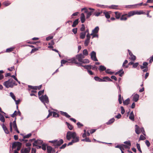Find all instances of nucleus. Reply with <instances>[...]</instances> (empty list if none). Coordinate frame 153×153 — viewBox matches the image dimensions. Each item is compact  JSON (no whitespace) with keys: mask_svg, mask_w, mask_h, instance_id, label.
I'll use <instances>...</instances> for the list:
<instances>
[{"mask_svg":"<svg viewBox=\"0 0 153 153\" xmlns=\"http://www.w3.org/2000/svg\"><path fill=\"white\" fill-rule=\"evenodd\" d=\"M66 137L67 139L68 140H70L71 138H72L73 140H74L77 137L79 139V137L77 136L75 132L71 131H68L67 132Z\"/></svg>","mask_w":153,"mask_h":153,"instance_id":"f257e3e1","label":"nucleus"},{"mask_svg":"<svg viewBox=\"0 0 153 153\" xmlns=\"http://www.w3.org/2000/svg\"><path fill=\"white\" fill-rule=\"evenodd\" d=\"M4 85L7 88H12L14 85H16L15 82H13V79L11 78L5 82L3 83Z\"/></svg>","mask_w":153,"mask_h":153,"instance_id":"f03ea898","label":"nucleus"},{"mask_svg":"<svg viewBox=\"0 0 153 153\" xmlns=\"http://www.w3.org/2000/svg\"><path fill=\"white\" fill-rule=\"evenodd\" d=\"M10 131L11 132L13 131L12 127L18 133H19V131L18 130L17 127V125L16 123V118L15 120L13 123L11 122L10 123Z\"/></svg>","mask_w":153,"mask_h":153,"instance_id":"7ed1b4c3","label":"nucleus"},{"mask_svg":"<svg viewBox=\"0 0 153 153\" xmlns=\"http://www.w3.org/2000/svg\"><path fill=\"white\" fill-rule=\"evenodd\" d=\"M39 99L45 105H46L45 103H48L49 102L48 97L46 95L39 97Z\"/></svg>","mask_w":153,"mask_h":153,"instance_id":"20e7f679","label":"nucleus"},{"mask_svg":"<svg viewBox=\"0 0 153 153\" xmlns=\"http://www.w3.org/2000/svg\"><path fill=\"white\" fill-rule=\"evenodd\" d=\"M22 146V144L19 142H15L13 143L12 146V149H15L17 147V150H19Z\"/></svg>","mask_w":153,"mask_h":153,"instance_id":"39448f33","label":"nucleus"},{"mask_svg":"<svg viewBox=\"0 0 153 153\" xmlns=\"http://www.w3.org/2000/svg\"><path fill=\"white\" fill-rule=\"evenodd\" d=\"M70 60L71 61L70 62H69V63H75V64H77V65L78 66H82L83 67V66L82 65V63L81 62V63L77 62L76 61V59L75 58H71V59Z\"/></svg>","mask_w":153,"mask_h":153,"instance_id":"423d86ee","label":"nucleus"},{"mask_svg":"<svg viewBox=\"0 0 153 153\" xmlns=\"http://www.w3.org/2000/svg\"><path fill=\"white\" fill-rule=\"evenodd\" d=\"M91 59L94 61H97L98 60L96 56V53L94 51H92L91 53Z\"/></svg>","mask_w":153,"mask_h":153,"instance_id":"0eeeda50","label":"nucleus"},{"mask_svg":"<svg viewBox=\"0 0 153 153\" xmlns=\"http://www.w3.org/2000/svg\"><path fill=\"white\" fill-rule=\"evenodd\" d=\"M90 35L89 33L87 34L86 35V39L85 40L84 44L85 46H87L90 42Z\"/></svg>","mask_w":153,"mask_h":153,"instance_id":"6e6552de","label":"nucleus"},{"mask_svg":"<svg viewBox=\"0 0 153 153\" xmlns=\"http://www.w3.org/2000/svg\"><path fill=\"white\" fill-rule=\"evenodd\" d=\"M76 56L78 61L80 62H81L83 59L85 58L84 56L82 53L77 55Z\"/></svg>","mask_w":153,"mask_h":153,"instance_id":"1a4fd4ad","label":"nucleus"},{"mask_svg":"<svg viewBox=\"0 0 153 153\" xmlns=\"http://www.w3.org/2000/svg\"><path fill=\"white\" fill-rule=\"evenodd\" d=\"M30 150V148L28 147L22 149L21 150V153H29Z\"/></svg>","mask_w":153,"mask_h":153,"instance_id":"9d476101","label":"nucleus"},{"mask_svg":"<svg viewBox=\"0 0 153 153\" xmlns=\"http://www.w3.org/2000/svg\"><path fill=\"white\" fill-rule=\"evenodd\" d=\"M47 149L48 153H54L55 152V150L53 149L52 148L51 146H48Z\"/></svg>","mask_w":153,"mask_h":153,"instance_id":"9b49d317","label":"nucleus"},{"mask_svg":"<svg viewBox=\"0 0 153 153\" xmlns=\"http://www.w3.org/2000/svg\"><path fill=\"white\" fill-rule=\"evenodd\" d=\"M63 143V141L62 139H60L58 140H56L55 143V146H59L62 144Z\"/></svg>","mask_w":153,"mask_h":153,"instance_id":"f8f14e48","label":"nucleus"},{"mask_svg":"<svg viewBox=\"0 0 153 153\" xmlns=\"http://www.w3.org/2000/svg\"><path fill=\"white\" fill-rule=\"evenodd\" d=\"M79 139H78V138L77 137L75 139L72 140L71 142H69L68 144V146L72 145L73 143L77 142H79Z\"/></svg>","mask_w":153,"mask_h":153,"instance_id":"ddd939ff","label":"nucleus"},{"mask_svg":"<svg viewBox=\"0 0 153 153\" xmlns=\"http://www.w3.org/2000/svg\"><path fill=\"white\" fill-rule=\"evenodd\" d=\"M139 95L137 94H135L133 95V100L135 102H137L139 100Z\"/></svg>","mask_w":153,"mask_h":153,"instance_id":"4468645a","label":"nucleus"},{"mask_svg":"<svg viewBox=\"0 0 153 153\" xmlns=\"http://www.w3.org/2000/svg\"><path fill=\"white\" fill-rule=\"evenodd\" d=\"M124 74V72L123 71V69H121L119 71L116 72L115 74V75H117L119 74V76H122Z\"/></svg>","mask_w":153,"mask_h":153,"instance_id":"2eb2a0df","label":"nucleus"},{"mask_svg":"<svg viewBox=\"0 0 153 153\" xmlns=\"http://www.w3.org/2000/svg\"><path fill=\"white\" fill-rule=\"evenodd\" d=\"M99 27L97 26L92 30V33L90 34V35H92L93 33H97L99 31Z\"/></svg>","mask_w":153,"mask_h":153,"instance_id":"dca6fc26","label":"nucleus"},{"mask_svg":"<svg viewBox=\"0 0 153 153\" xmlns=\"http://www.w3.org/2000/svg\"><path fill=\"white\" fill-rule=\"evenodd\" d=\"M143 4V3H141L140 4H136L135 5H129L128 6H126V7L127 8H131L132 7L133 8H135L136 7V6L137 5H139L140 6H141Z\"/></svg>","mask_w":153,"mask_h":153,"instance_id":"f3484780","label":"nucleus"},{"mask_svg":"<svg viewBox=\"0 0 153 153\" xmlns=\"http://www.w3.org/2000/svg\"><path fill=\"white\" fill-rule=\"evenodd\" d=\"M80 19L82 23H83L85 20V16L83 13H82L81 14Z\"/></svg>","mask_w":153,"mask_h":153,"instance_id":"a211bd4d","label":"nucleus"},{"mask_svg":"<svg viewBox=\"0 0 153 153\" xmlns=\"http://www.w3.org/2000/svg\"><path fill=\"white\" fill-rule=\"evenodd\" d=\"M148 63L147 62H143V65H141L140 66V68L141 69H144L145 68L148 67Z\"/></svg>","mask_w":153,"mask_h":153,"instance_id":"6ab92c4d","label":"nucleus"},{"mask_svg":"<svg viewBox=\"0 0 153 153\" xmlns=\"http://www.w3.org/2000/svg\"><path fill=\"white\" fill-rule=\"evenodd\" d=\"M94 79L97 81L99 82H106V80H104L102 79H101L98 76H95L94 77Z\"/></svg>","mask_w":153,"mask_h":153,"instance_id":"aec40b11","label":"nucleus"},{"mask_svg":"<svg viewBox=\"0 0 153 153\" xmlns=\"http://www.w3.org/2000/svg\"><path fill=\"white\" fill-rule=\"evenodd\" d=\"M2 126L4 132L7 134H8L9 132L6 127L4 125V124H2Z\"/></svg>","mask_w":153,"mask_h":153,"instance_id":"412c9836","label":"nucleus"},{"mask_svg":"<svg viewBox=\"0 0 153 153\" xmlns=\"http://www.w3.org/2000/svg\"><path fill=\"white\" fill-rule=\"evenodd\" d=\"M99 69L100 72H101L106 70V68L103 65H100L99 66Z\"/></svg>","mask_w":153,"mask_h":153,"instance_id":"4be33fe9","label":"nucleus"},{"mask_svg":"<svg viewBox=\"0 0 153 153\" xmlns=\"http://www.w3.org/2000/svg\"><path fill=\"white\" fill-rule=\"evenodd\" d=\"M60 113L61 114L65 116L66 117L68 118H69L70 117V116L68 115V113L65 112H64L62 111H60Z\"/></svg>","mask_w":153,"mask_h":153,"instance_id":"5701e85b","label":"nucleus"},{"mask_svg":"<svg viewBox=\"0 0 153 153\" xmlns=\"http://www.w3.org/2000/svg\"><path fill=\"white\" fill-rule=\"evenodd\" d=\"M86 35V32H82L80 34V38L81 39H84Z\"/></svg>","mask_w":153,"mask_h":153,"instance_id":"b1692460","label":"nucleus"},{"mask_svg":"<svg viewBox=\"0 0 153 153\" xmlns=\"http://www.w3.org/2000/svg\"><path fill=\"white\" fill-rule=\"evenodd\" d=\"M21 134L23 136V138H24V139L28 138L32 135L31 133L25 135H24L23 134Z\"/></svg>","mask_w":153,"mask_h":153,"instance_id":"393cba45","label":"nucleus"},{"mask_svg":"<svg viewBox=\"0 0 153 153\" xmlns=\"http://www.w3.org/2000/svg\"><path fill=\"white\" fill-rule=\"evenodd\" d=\"M79 19H76L73 23L72 26L73 27H75L78 23Z\"/></svg>","mask_w":153,"mask_h":153,"instance_id":"a878e982","label":"nucleus"},{"mask_svg":"<svg viewBox=\"0 0 153 153\" xmlns=\"http://www.w3.org/2000/svg\"><path fill=\"white\" fill-rule=\"evenodd\" d=\"M71 59H68V60H62L61 61V64H65L67 62H68V63H69V62H70L71 61L70 60ZM68 65V64H67V65Z\"/></svg>","mask_w":153,"mask_h":153,"instance_id":"bb28decb","label":"nucleus"},{"mask_svg":"<svg viewBox=\"0 0 153 153\" xmlns=\"http://www.w3.org/2000/svg\"><path fill=\"white\" fill-rule=\"evenodd\" d=\"M65 123L67 124L68 128L70 130H72L73 128V127L72 125H70L67 122H66Z\"/></svg>","mask_w":153,"mask_h":153,"instance_id":"cd10ccee","label":"nucleus"},{"mask_svg":"<svg viewBox=\"0 0 153 153\" xmlns=\"http://www.w3.org/2000/svg\"><path fill=\"white\" fill-rule=\"evenodd\" d=\"M115 119L114 118H112V119H110L106 123L108 125H109L113 123Z\"/></svg>","mask_w":153,"mask_h":153,"instance_id":"c85d7f7f","label":"nucleus"},{"mask_svg":"<svg viewBox=\"0 0 153 153\" xmlns=\"http://www.w3.org/2000/svg\"><path fill=\"white\" fill-rule=\"evenodd\" d=\"M83 67L86 69H87V70H89V69H91L92 68V66L91 65H85L83 66Z\"/></svg>","mask_w":153,"mask_h":153,"instance_id":"c756f323","label":"nucleus"},{"mask_svg":"<svg viewBox=\"0 0 153 153\" xmlns=\"http://www.w3.org/2000/svg\"><path fill=\"white\" fill-rule=\"evenodd\" d=\"M130 99L129 98H128L124 101H123V103L124 105H128L129 103Z\"/></svg>","mask_w":153,"mask_h":153,"instance_id":"7c9ffc66","label":"nucleus"},{"mask_svg":"<svg viewBox=\"0 0 153 153\" xmlns=\"http://www.w3.org/2000/svg\"><path fill=\"white\" fill-rule=\"evenodd\" d=\"M118 6L117 5H112L110 6H108L107 8H109L110 9H117V7Z\"/></svg>","mask_w":153,"mask_h":153,"instance_id":"2f4dec72","label":"nucleus"},{"mask_svg":"<svg viewBox=\"0 0 153 153\" xmlns=\"http://www.w3.org/2000/svg\"><path fill=\"white\" fill-rule=\"evenodd\" d=\"M102 79L105 80L107 81H112V80L109 78L108 76H105Z\"/></svg>","mask_w":153,"mask_h":153,"instance_id":"473e14b6","label":"nucleus"},{"mask_svg":"<svg viewBox=\"0 0 153 153\" xmlns=\"http://www.w3.org/2000/svg\"><path fill=\"white\" fill-rule=\"evenodd\" d=\"M35 143L38 145L42 144L43 143V141L42 140H38L35 141Z\"/></svg>","mask_w":153,"mask_h":153,"instance_id":"72a5a7b5","label":"nucleus"},{"mask_svg":"<svg viewBox=\"0 0 153 153\" xmlns=\"http://www.w3.org/2000/svg\"><path fill=\"white\" fill-rule=\"evenodd\" d=\"M115 17L116 19H119L120 16V13L118 12H115Z\"/></svg>","mask_w":153,"mask_h":153,"instance_id":"f704fd0d","label":"nucleus"},{"mask_svg":"<svg viewBox=\"0 0 153 153\" xmlns=\"http://www.w3.org/2000/svg\"><path fill=\"white\" fill-rule=\"evenodd\" d=\"M136 128H135V132L137 134H139L140 133V131L139 130V127L137 125H135Z\"/></svg>","mask_w":153,"mask_h":153,"instance_id":"c9c22d12","label":"nucleus"},{"mask_svg":"<svg viewBox=\"0 0 153 153\" xmlns=\"http://www.w3.org/2000/svg\"><path fill=\"white\" fill-rule=\"evenodd\" d=\"M81 62L82 63H88L89 62V61L88 59H83Z\"/></svg>","mask_w":153,"mask_h":153,"instance_id":"e433bc0d","label":"nucleus"},{"mask_svg":"<svg viewBox=\"0 0 153 153\" xmlns=\"http://www.w3.org/2000/svg\"><path fill=\"white\" fill-rule=\"evenodd\" d=\"M118 101L119 103L120 104H121L122 103V100L123 99V97H121V96L120 94H119L118 96Z\"/></svg>","mask_w":153,"mask_h":153,"instance_id":"4c0bfd02","label":"nucleus"},{"mask_svg":"<svg viewBox=\"0 0 153 153\" xmlns=\"http://www.w3.org/2000/svg\"><path fill=\"white\" fill-rule=\"evenodd\" d=\"M110 70V69H108L107 70H106L105 71V72L108 74H110L111 75H112V74H113L114 73V72H111L109 71Z\"/></svg>","mask_w":153,"mask_h":153,"instance_id":"58836bf2","label":"nucleus"},{"mask_svg":"<svg viewBox=\"0 0 153 153\" xmlns=\"http://www.w3.org/2000/svg\"><path fill=\"white\" fill-rule=\"evenodd\" d=\"M0 120L2 122H4L5 119L4 117L0 113Z\"/></svg>","mask_w":153,"mask_h":153,"instance_id":"ea45409f","label":"nucleus"},{"mask_svg":"<svg viewBox=\"0 0 153 153\" xmlns=\"http://www.w3.org/2000/svg\"><path fill=\"white\" fill-rule=\"evenodd\" d=\"M97 6L98 7H100L103 8H107L108 6L107 5H100L99 4H97Z\"/></svg>","mask_w":153,"mask_h":153,"instance_id":"a19ab883","label":"nucleus"},{"mask_svg":"<svg viewBox=\"0 0 153 153\" xmlns=\"http://www.w3.org/2000/svg\"><path fill=\"white\" fill-rule=\"evenodd\" d=\"M128 62L127 60H125L123 63V66L125 68H127L128 67V65H126L125 64L127 63Z\"/></svg>","mask_w":153,"mask_h":153,"instance_id":"79ce46f5","label":"nucleus"},{"mask_svg":"<svg viewBox=\"0 0 153 153\" xmlns=\"http://www.w3.org/2000/svg\"><path fill=\"white\" fill-rule=\"evenodd\" d=\"M130 56L131 57L130 58V59H131V60H132L133 61H134L136 59V56L132 54H131Z\"/></svg>","mask_w":153,"mask_h":153,"instance_id":"37998d69","label":"nucleus"},{"mask_svg":"<svg viewBox=\"0 0 153 153\" xmlns=\"http://www.w3.org/2000/svg\"><path fill=\"white\" fill-rule=\"evenodd\" d=\"M136 14L137 15H141L142 14H145V12L142 11H136L135 12Z\"/></svg>","mask_w":153,"mask_h":153,"instance_id":"c03bdc74","label":"nucleus"},{"mask_svg":"<svg viewBox=\"0 0 153 153\" xmlns=\"http://www.w3.org/2000/svg\"><path fill=\"white\" fill-rule=\"evenodd\" d=\"M83 55L84 56H87L88 54V52L86 49H84L83 51Z\"/></svg>","mask_w":153,"mask_h":153,"instance_id":"a18cd8bd","label":"nucleus"},{"mask_svg":"<svg viewBox=\"0 0 153 153\" xmlns=\"http://www.w3.org/2000/svg\"><path fill=\"white\" fill-rule=\"evenodd\" d=\"M104 13L105 14V16L106 18L109 19L110 18V15L107 12H104Z\"/></svg>","mask_w":153,"mask_h":153,"instance_id":"49530a36","label":"nucleus"},{"mask_svg":"<svg viewBox=\"0 0 153 153\" xmlns=\"http://www.w3.org/2000/svg\"><path fill=\"white\" fill-rule=\"evenodd\" d=\"M129 118L131 120L134 121V115L130 114Z\"/></svg>","mask_w":153,"mask_h":153,"instance_id":"de8ad7c7","label":"nucleus"},{"mask_svg":"<svg viewBox=\"0 0 153 153\" xmlns=\"http://www.w3.org/2000/svg\"><path fill=\"white\" fill-rule=\"evenodd\" d=\"M28 87L31 89H34V90H36L37 89V86H32L30 85H28Z\"/></svg>","mask_w":153,"mask_h":153,"instance_id":"09e8293b","label":"nucleus"},{"mask_svg":"<svg viewBox=\"0 0 153 153\" xmlns=\"http://www.w3.org/2000/svg\"><path fill=\"white\" fill-rule=\"evenodd\" d=\"M14 48H7L6 49V52H10L12 51H13Z\"/></svg>","mask_w":153,"mask_h":153,"instance_id":"8fccbe9b","label":"nucleus"},{"mask_svg":"<svg viewBox=\"0 0 153 153\" xmlns=\"http://www.w3.org/2000/svg\"><path fill=\"white\" fill-rule=\"evenodd\" d=\"M81 140L83 141H85L86 142H91V140L89 139L88 138H86L84 139H82Z\"/></svg>","mask_w":153,"mask_h":153,"instance_id":"3c124183","label":"nucleus"},{"mask_svg":"<svg viewBox=\"0 0 153 153\" xmlns=\"http://www.w3.org/2000/svg\"><path fill=\"white\" fill-rule=\"evenodd\" d=\"M136 146L137 149H138L139 151L140 152L142 153V152L141 150V149H140V145L139 143H137L136 144Z\"/></svg>","mask_w":153,"mask_h":153,"instance_id":"603ef678","label":"nucleus"},{"mask_svg":"<svg viewBox=\"0 0 153 153\" xmlns=\"http://www.w3.org/2000/svg\"><path fill=\"white\" fill-rule=\"evenodd\" d=\"M146 138L143 135H141L140 136V137L139 138V140H144L146 139Z\"/></svg>","mask_w":153,"mask_h":153,"instance_id":"864d4df0","label":"nucleus"},{"mask_svg":"<svg viewBox=\"0 0 153 153\" xmlns=\"http://www.w3.org/2000/svg\"><path fill=\"white\" fill-rule=\"evenodd\" d=\"M53 117H59V114L53 111Z\"/></svg>","mask_w":153,"mask_h":153,"instance_id":"5fc2aeb1","label":"nucleus"},{"mask_svg":"<svg viewBox=\"0 0 153 153\" xmlns=\"http://www.w3.org/2000/svg\"><path fill=\"white\" fill-rule=\"evenodd\" d=\"M124 143L127 144L129 146H131V143L129 140L125 141L124 142Z\"/></svg>","mask_w":153,"mask_h":153,"instance_id":"6e6d98bb","label":"nucleus"},{"mask_svg":"<svg viewBox=\"0 0 153 153\" xmlns=\"http://www.w3.org/2000/svg\"><path fill=\"white\" fill-rule=\"evenodd\" d=\"M135 14H136L135 12L134 11L128 13V16H131Z\"/></svg>","mask_w":153,"mask_h":153,"instance_id":"4d7b16f0","label":"nucleus"},{"mask_svg":"<svg viewBox=\"0 0 153 153\" xmlns=\"http://www.w3.org/2000/svg\"><path fill=\"white\" fill-rule=\"evenodd\" d=\"M138 62H136L135 63H134L132 66L133 68H137L138 66Z\"/></svg>","mask_w":153,"mask_h":153,"instance_id":"13d9d810","label":"nucleus"},{"mask_svg":"<svg viewBox=\"0 0 153 153\" xmlns=\"http://www.w3.org/2000/svg\"><path fill=\"white\" fill-rule=\"evenodd\" d=\"M120 108L121 110V113L122 114H123L125 112V110L124 108L123 107V106H121Z\"/></svg>","mask_w":153,"mask_h":153,"instance_id":"bf43d9fd","label":"nucleus"},{"mask_svg":"<svg viewBox=\"0 0 153 153\" xmlns=\"http://www.w3.org/2000/svg\"><path fill=\"white\" fill-rule=\"evenodd\" d=\"M48 111L49 112V114L47 116V118H48L50 116H51L52 115V114L53 113V111H51L50 110H48Z\"/></svg>","mask_w":153,"mask_h":153,"instance_id":"052dcab7","label":"nucleus"},{"mask_svg":"<svg viewBox=\"0 0 153 153\" xmlns=\"http://www.w3.org/2000/svg\"><path fill=\"white\" fill-rule=\"evenodd\" d=\"M92 12H87V15L86 16V18H88L90 17V16L92 14Z\"/></svg>","mask_w":153,"mask_h":153,"instance_id":"680f3d73","label":"nucleus"},{"mask_svg":"<svg viewBox=\"0 0 153 153\" xmlns=\"http://www.w3.org/2000/svg\"><path fill=\"white\" fill-rule=\"evenodd\" d=\"M115 147L117 148H118L120 149L121 150H124L123 148L121 146H119L118 145H117V146H115Z\"/></svg>","mask_w":153,"mask_h":153,"instance_id":"e2e57ef3","label":"nucleus"},{"mask_svg":"<svg viewBox=\"0 0 153 153\" xmlns=\"http://www.w3.org/2000/svg\"><path fill=\"white\" fill-rule=\"evenodd\" d=\"M44 92V90L39 91L38 92V95L39 96L42 94H43Z\"/></svg>","mask_w":153,"mask_h":153,"instance_id":"0e129e2a","label":"nucleus"},{"mask_svg":"<svg viewBox=\"0 0 153 153\" xmlns=\"http://www.w3.org/2000/svg\"><path fill=\"white\" fill-rule=\"evenodd\" d=\"M91 35L92 36V39H93V38L95 37H96L97 38H98V35L97 34V33H93V34Z\"/></svg>","mask_w":153,"mask_h":153,"instance_id":"69168bd1","label":"nucleus"},{"mask_svg":"<svg viewBox=\"0 0 153 153\" xmlns=\"http://www.w3.org/2000/svg\"><path fill=\"white\" fill-rule=\"evenodd\" d=\"M140 130L142 132V133L144 135L146 136V134L144 130V129L143 127H142L140 128Z\"/></svg>","mask_w":153,"mask_h":153,"instance_id":"338daca9","label":"nucleus"},{"mask_svg":"<svg viewBox=\"0 0 153 153\" xmlns=\"http://www.w3.org/2000/svg\"><path fill=\"white\" fill-rule=\"evenodd\" d=\"M145 143L148 147H149L150 145V143L148 140H146L145 141Z\"/></svg>","mask_w":153,"mask_h":153,"instance_id":"774afa93","label":"nucleus"}]
</instances>
